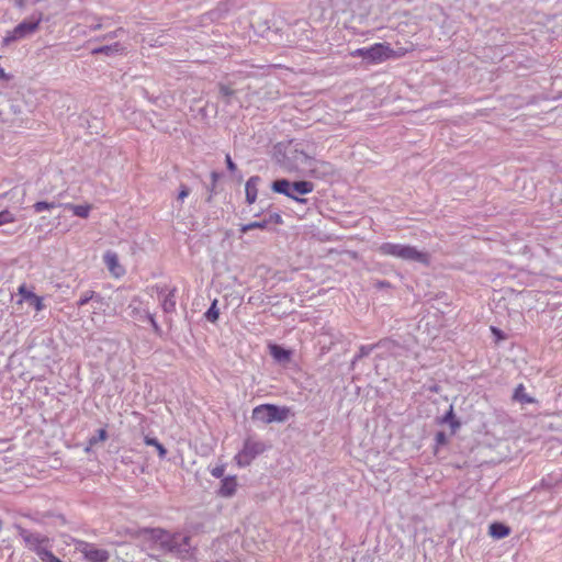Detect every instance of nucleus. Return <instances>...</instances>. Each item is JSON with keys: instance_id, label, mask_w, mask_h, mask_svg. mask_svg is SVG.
I'll use <instances>...</instances> for the list:
<instances>
[{"instance_id": "1", "label": "nucleus", "mask_w": 562, "mask_h": 562, "mask_svg": "<svg viewBox=\"0 0 562 562\" xmlns=\"http://www.w3.org/2000/svg\"><path fill=\"white\" fill-rule=\"evenodd\" d=\"M310 157L304 144L295 139L279 142L273 146V159L286 172H299L302 165H307Z\"/></svg>"}, {"instance_id": "2", "label": "nucleus", "mask_w": 562, "mask_h": 562, "mask_svg": "<svg viewBox=\"0 0 562 562\" xmlns=\"http://www.w3.org/2000/svg\"><path fill=\"white\" fill-rule=\"evenodd\" d=\"M376 252L381 256L393 257L408 262H418L424 267H429L431 256L427 251L417 249V247L407 244L382 243L376 247Z\"/></svg>"}, {"instance_id": "3", "label": "nucleus", "mask_w": 562, "mask_h": 562, "mask_svg": "<svg viewBox=\"0 0 562 562\" xmlns=\"http://www.w3.org/2000/svg\"><path fill=\"white\" fill-rule=\"evenodd\" d=\"M274 193L283 194L300 204H307L308 199L303 198L314 191V183L308 180L290 181L286 178H279L270 186Z\"/></svg>"}, {"instance_id": "4", "label": "nucleus", "mask_w": 562, "mask_h": 562, "mask_svg": "<svg viewBox=\"0 0 562 562\" xmlns=\"http://www.w3.org/2000/svg\"><path fill=\"white\" fill-rule=\"evenodd\" d=\"M352 57H360L368 65H375L402 57L404 52H395L389 43H375L369 47L357 48L351 52Z\"/></svg>"}, {"instance_id": "5", "label": "nucleus", "mask_w": 562, "mask_h": 562, "mask_svg": "<svg viewBox=\"0 0 562 562\" xmlns=\"http://www.w3.org/2000/svg\"><path fill=\"white\" fill-rule=\"evenodd\" d=\"M140 533L147 536L153 541L151 548H158L162 552L173 553L178 557L179 546L177 539L180 538L179 532H169L162 528H144Z\"/></svg>"}, {"instance_id": "6", "label": "nucleus", "mask_w": 562, "mask_h": 562, "mask_svg": "<svg viewBox=\"0 0 562 562\" xmlns=\"http://www.w3.org/2000/svg\"><path fill=\"white\" fill-rule=\"evenodd\" d=\"M290 416V408L276 404H261L252 409L251 418L262 424L283 423Z\"/></svg>"}, {"instance_id": "7", "label": "nucleus", "mask_w": 562, "mask_h": 562, "mask_svg": "<svg viewBox=\"0 0 562 562\" xmlns=\"http://www.w3.org/2000/svg\"><path fill=\"white\" fill-rule=\"evenodd\" d=\"M42 21L43 13L34 12L31 16L21 21L12 31H8L7 35L3 37V43L9 45L12 42L20 41L34 34L38 30Z\"/></svg>"}, {"instance_id": "8", "label": "nucleus", "mask_w": 562, "mask_h": 562, "mask_svg": "<svg viewBox=\"0 0 562 562\" xmlns=\"http://www.w3.org/2000/svg\"><path fill=\"white\" fill-rule=\"evenodd\" d=\"M18 535L24 542L25 548L40 555V552L45 550L47 547H53V539L41 532L31 531L20 525H15Z\"/></svg>"}, {"instance_id": "9", "label": "nucleus", "mask_w": 562, "mask_h": 562, "mask_svg": "<svg viewBox=\"0 0 562 562\" xmlns=\"http://www.w3.org/2000/svg\"><path fill=\"white\" fill-rule=\"evenodd\" d=\"M267 450V445L263 441L255 440L248 437L244 440L241 450L235 456V461L238 467H248L259 454Z\"/></svg>"}, {"instance_id": "10", "label": "nucleus", "mask_w": 562, "mask_h": 562, "mask_svg": "<svg viewBox=\"0 0 562 562\" xmlns=\"http://www.w3.org/2000/svg\"><path fill=\"white\" fill-rule=\"evenodd\" d=\"M307 176L314 179L330 181L337 176V170L335 166L325 160H317L313 157H310L307 162Z\"/></svg>"}, {"instance_id": "11", "label": "nucleus", "mask_w": 562, "mask_h": 562, "mask_svg": "<svg viewBox=\"0 0 562 562\" xmlns=\"http://www.w3.org/2000/svg\"><path fill=\"white\" fill-rule=\"evenodd\" d=\"M76 549L82 553L85 560L88 562H108L110 553L105 549H99L93 543L80 541Z\"/></svg>"}, {"instance_id": "12", "label": "nucleus", "mask_w": 562, "mask_h": 562, "mask_svg": "<svg viewBox=\"0 0 562 562\" xmlns=\"http://www.w3.org/2000/svg\"><path fill=\"white\" fill-rule=\"evenodd\" d=\"M269 353L273 360L281 366H286L292 360V350L284 348L279 344H269Z\"/></svg>"}, {"instance_id": "13", "label": "nucleus", "mask_w": 562, "mask_h": 562, "mask_svg": "<svg viewBox=\"0 0 562 562\" xmlns=\"http://www.w3.org/2000/svg\"><path fill=\"white\" fill-rule=\"evenodd\" d=\"M125 46L121 44L120 42H114L112 44L101 45V46H94L91 47L90 54L91 55H104L108 57H113L116 55H123L125 54Z\"/></svg>"}, {"instance_id": "14", "label": "nucleus", "mask_w": 562, "mask_h": 562, "mask_svg": "<svg viewBox=\"0 0 562 562\" xmlns=\"http://www.w3.org/2000/svg\"><path fill=\"white\" fill-rule=\"evenodd\" d=\"M19 294L21 300L19 303L25 301L30 306H33L35 311L40 312L45 308L43 297L36 295L33 291L29 290L24 284L19 288Z\"/></svg>"}, {"instance_id": "15", "label": "nucleus", "mask_w": 562, "mask_h": 562, "mask_svg": "<svg viewBox=\"0 0 562 562\" xmlns=\"http://www.w3.org/2000/svg\"><path fill=\"white\" fill-rule=\"evenodd\" d=\"M375 346H379L378 349H382L385 356L392 357H400L405 350L403 345L390 338L380 339Z\"/></svg>"}, {"instance_id": "16", "label": "nucleus", "mask_w": 562, "mask_h": 562, "mask_svg": "<svg viewBox=\"0 0 562 562\" xmlns=\"http://www.w3.org/2000/svg\"><path fill=\"white\" fill-rule=\"evenodd\" d=\"M103 261L108 270L116 278L122 277L125 273V269L119 262V256L112 250H108L103 255Z\"/></svg>"}, {"instance_id": "17", "label": "nucleus", "mask_w": 562, "mask_h": 562, "mask_svg": "<svg viewBox=\"0 0 562 562\" xmlns=\"http://www.w3.org/2000/svg\"><path fill=\"white\" fill-rule=\"evenodd\" d=\"M237 479L235 475H228L222 479L217 495L221 497H232L237 490Z\"/></svg>"}, {"instance_id": "18", "label": "nucleus", "mask_w": 562, "mask_h": 562, "mask_svg": "<svg viewBox=\"0 0 562 562\" xmlns=\"http://www.w3.org/2000/svg\"><path fill=\"white\" fill-rule=\"evenodd\" d=\"M261 182V178L259 176H251L245 186L246 192V202L248 204H252L257 200L258 195V184Z\"/></svg>"}, {"instance_id": "19", "label": "nucleus", "mask_w": 562, "mask_h": 562, "mask_svg": "<svg viewBox=\"0 0 562 562\" xmlns=\"http://www.w3.org/2000/svg\"><path fill=\"white\" fill-rule=\"evenodd\" d=\"M510 527L501 521H494L488 527V535L494 539H503L510 535Z\"/></svg>"}, {"instance_id": "20", "label": "nucleus", "mask_w": 562, "mask_h": 562, "mask_svg": "<svg viewBox=\"0 0 562 562\" xmlns=\"http://www.w3.org/2000/svg\"><path fill=\"white\" fill-rule=\"evenodd\" d=\"M439 423L448 424L452 435H454L457 430L461 427V422L456 417L452 405H450L446 414L442 417H440Z\"/></svg>"}, {"instance_id": "21", "label": "nucleus", "mask_w": 562, "mask_h": 562, "mask_svg": "<svg viewBox=\"0 0 562 562\" xmlns=\"http://www.w3.org/2000/svg\"><path fill=\"white\" fill-rule=\"evenodd\" d=\"M176 293L177 289L172 288L168 290V293L165 294L164 299L161 300V308L165 314H171L176 312Z\"/></svg>"}, {"instance_id": "22", "label": "nucleus", "mask_w": 562, "mask_h": 562, "mask_svg": "<svg viewBox=\"0 0 562 562\" xmlns=\"http://www.w3.org/2000/svg\"><path fill=\"white\" fill-rule=\"evenodd\" d=\"M63 207L72 212L75 216L87 218L90 214L91 206L89 204L64 203Z\"/></svg>"}, {"instance_id": "23", "label": "nucleus", "mask_w": 562, "mask_h": 562, "mask_svg": "<svg viewBox=\"0 0 562 562\" xmlns=\"http://www.w3.org/2000/svg\"><path fill=\"white\" fill-rule=\"evenodd\" d=\"M217 89L221 98L226 105L232 104V99L236 94V90L233 89L231 83L218 82Z\"/></svg>"}, {"instance_id": "24", "label": "nucleus", "mask_w": 562, "mask_h": 562, "mask_svg": "<svg viewBox=\"0 0 562 562\" xmlns=\"http://www.w3.org/2000/svg\"><path fill=\"white\" fill-rule=\"evenodd\" d=\"M513 401L518 402L520 404L535 403V398L526 393V389L521 383L515 387L513 393Z\"/></svg>"}, {"instance_id": "25", "label": "nucleus", "mask_w": 562, "mask_h": 562, "mask_svg": "<svg viewBox=\"0 0 562 562\" xmlns=\"http://www.w3.org/2000/svg\"><path fill=\"white\" fill-rule=\"evenodd\" d=\"M64 203H60L56 200L53 201H37L35 202L31 207L34 211V213H42L44 211H50L56 207H63Z\"/></svg>"}, {"instance_id": "26", "label": "nucleus", "mask_w": 562, "mask_h": 562, "mask_svg": "<svg viewBox=\"0 0 562 562\" xmlns=\"http://www.w3.org/2000/svg\"><path fill=\"white\" fill-rule=\"evenodd\" d=\"M90 301L102 304L103 297L101 296V294L95 293L94 291H86L80 295V297L77 302V306L82 307L86 304H88Z\"/></svg>"}, {"instance_id": "27", "label": "nucleus", "mask_w": 562, "mask_h": 562, "mask_svg": "<svg viewBox=\"0 0 562 562\" xmlns=\"http://www.w3.org/2000/svg\"><path fill=\"white\" fill-rule=\"evenodd\" d=\"M144 442L146 446L155 447L160 459H165L168 451L162 443L156 437L145 436Z\"/></svg>"}, {"instance_id": "28", "label": "nucleus", "mask_w": 562, "mask_h": 562, "mask_svg": "<svg viewBox=\"0 0 562 562\" xmlns=\"http://www.w3.org/2000/svg\"><path fill=\"white\" fill-rule=\"evenodd\" d=\"M379 346H375V344L372 345H361L359 347L358 352L353 357L351 361V368L353 369L356 363L361 360L364 357H368L374 349H378Z\"/></svg>"}, {"instance_id": "29", "label": "nucleus", "mask_w": 562, "mask_h": 562, "mask_svg": "<svg viewBox=\"0 0 562 562\" xmlns=\"http://www.w3.org/2000/svg\"><path fill=\"white\" fill-rule=\"evenodd\" d=\"M191 537L190 536H181L177 539L179 551H178V558H183L187 553H189L191 549Z\"/></svg>"}, {"instance_id": "30", "label": "nucleus", "mask_w": 562, "mask_h": 562, "mask_svg": "<svg viewBox=\"0 0 562 562\" xmlns=\"http://www.w3.org/2000/svg\"><path fill=\"white\" fill-rule=\"evenodd\" d=\"M252 229H269L267 226V222L262 218L261 221H254L248 224H244L240 226L239 232L245 234Z\"/></svg>"}, {"instance_id": "31", "label": "nucleus", "mask_w": 562, "mask_h": 562, "mask_svg": "<svg viewBox=\"0 0 562 562\" xmlns=\"http://www.w3.org/2000/svg\"><path fill=\"white\" fill-rule=\"evenodd\" d=\"M206 321L216 323L220 317V310L217 307V300H214L207 311L204 313Z\"/></svg>"}, {"instance_id": "32", "label": "nucleus", "mask_w": 562, "mask_h": 562, "mask_svg": "<svg viewBox=\"0 0 562 562\" xmlns=\"http://www.w3.org/2000/svg\"><path fill=\"white\" fill-rule=\"evenodd\" d=\"M108 439V431L105 428H100L97 432L89 438L88 445L89 447L95 446L99 442L105 441Z\"/></svg>"}, {"instance_id": "33", "label": "nucleus", "mask_w": 562, "mask_h": 562, "mask_svg": "<svg viewBox=\"0 0 562 562\" xmlns=\"http://www.w3.org/2000/svg\"><path fill=\"white\" fill-rule=\"evenodd\" d=\"M271 205H269L266 211H269ZM265 222H267V226L274 224V225H281L283 223L282 216L278 212H268V214L265 216Z\"/></svg>"}, {"instance_id": "34", "label": "nucleus", "mask_w": 562, "mask_h": 562, "mask_svg": "<svg viewBox=\"0 0 562 562\" xmlns=\"http://www.w3.org/2000/svg\"><path fill=\"white\" fill-rule=\"evenodd\" d=\"M52 549L53 547H47L45 550L40 552V555H37L38 559L42 562H64L53 553Z\"/></svg>"}, {"instance_id": "35", "label": "nucleus", "mask_w": 562, "mask_h": 562, "mask_svg": "<svg viewBox=\"0 0 562 562\" xmlns=\"http://www.w3.org/2000/svg\"><path fill=\"white\" fill-rule=\"evenodd\" d=\"M119 33H123V29L122 27H119L117 30L109 32V33H106V34H104L102 36L93 37V38L89 40L88 45H91L94 42L113 40V38L119 36Z\"/></svg>"}, {"instance_id": "36", "label": "nucleus", "mask_w": 562, "mask_h": 562, "mask_svg": "<svg viewBox=\"0 0 562 562\" xmlns=\"http://www.w3.org/2000/svg\"><path fill=\"white\" fill-rule=\"evenodd\" d=\"M15 222V216L9 210L0 211V226Z\"/></svg>"}, {"instance_id": "37", "label": "nucleus", "mask_w": 562, "mask_h": 562, "mask_svg": "<svg viewBox=\"0 0 562 562\" xmlns=\"http://www.w3.org/2000/svg\"><path fill=\"white\" fill-rule=\"evenodd\" d=\"M448 442V437L445 431H438L435 435V450L437 451L439 447L446 446Z\"/></svg>"}, {"instance_id": "38", "label": "nucleus", "mask_w": 562, "mask_h": 562, "mask_svg": "<svg viewBox=\"0 0 562 562\" xmlns=\"http://www.w3.org/2000/svg\"><path fill=\"white\" fill-rule=\"evenodd\" d=\"M147 319H148L149 324L151 325V327H153L154 331H155L157 335L161 336V334H162L161 327H160V326L158 325V323L156 322V319H155L154 315H153V314H150V313H147Z\"/></svg>"}, {"instance_id": "39", "label": "nucleus", "mask_w": 562, "mask_h": 562, "mask_svg": "<svg viewBox=\"0 0 562 562\" xmlns=\"http://www.w3.org/2000/svg\"><path fill=\"white\" fill-rule=\"evenodd\" d=\"M189 194H190V188L188 186L181 183L179 187L177 200L182 202Z\"/></svg>"}, {"instance_id": "40", "label": "nucleus", "mask_w": 562, "mask_h": 562, "mask_svg": "<svg viewBox=\"0 0 562 562\" xmlns=\"http://www.w3.org/2000/svg\"><path fill=\"white\" fill-rule=\"evenodd\" d=\"M211 474L216 477V479H221L224 476V472H225V464H220V465H216L214 467L211 471Z\"/></svg>"}, {"instance_id": "41", "label": "nucleus", "mask_w": 562, "mask_h": 562, "mask_svg": "<svg viewBox=\"0 0 562 562\" xmlns=\"http://www.w3.org/2000/svg\"><path fill=\"white\" fill-rule=\"evenodd\" d=\"M225 162H226V167L227 169L231 171V172H234L237 170V166L236 164L233 161L232 157L229 154L226 155L225 157Z\"/></svg>"}, {"instance_id": "42", "label": "nucleus", "mask_w": 562, "mask_h": 562, "mask_svg": "<svg viewBox=\"0 0 562 562\" xmlns=\"http://www.w3.org/2000/svg\"><path fill=\"white\" fill-rule=\"evenodd\" d=\"M140 92H142V95H143L145 99H147L149 102H151V103H156V102H157L158 98H157V97H154V95H150L147 89L142 88V89H140Z\"/></svg>"}, {"instance_id": "43", "label": "nucleus", "mask_w": 562, "mask_h": 562, "mask_svg": "<svg viewBox=\"0 0 562 562\" xmlns=\"http://www.w3.org/2000/svg\"><path fill=\"white\" fill-rule=\"evenodd\" d=\"M374 286L376 289H391L392 284L387 280H379L375 282Z\"/></svg>"}, {"instance_id": "44", "label": "nucleus", "mask_w": 562, "mask_h": 562, "mask_svg": "<svg viewBox=\"0 0 562 562\" xmlns=\"http://www.w3.org/2000/svg\"><path fill=\"white\" fill-rule=\"evenodd\" d=\"M13 78L12 75L7 74L4 69L0 66V80L2 81H10Z\"/></svg>"}, {"instance_id": "45", "label": "nucleus", "mask_w": 562, "mask_h": 562, "mask_svg": "<svg viewBox=\"0 0 562 562\" xmlns=\"http://www.w3.org/2000/svg\"><path fill=\"white\" fill-rule=\"evenodd\" d=\"M211 178H212V184H213V187H215V184H216V182H217V180L220 178V173L216 172V171H212Z\"/></svg>"}, {"instance_id": "46", "label": "nucleus", "mask_w": 562, "mask_h": 562, "mask_svg": "<svg viewBox=\"0 0 562 562\" xmlns=\"http://www.w3.org/2000/svg\"><path fill=\"white\" fill-rule=\"evenodd\" d=\"M157 293H158V296L162 300L165 294L168 293L167 289L166 288H158L157 286Z\"/></svg>"}, {"instance_id": "47", "label": "nucleus", "mask_w": 562, "mask_h": 562, "mask_svg": "<svg viewBox=\"0 0 562 562\" xmlns=\"http://www.w3.org/2000/svg\"><path fill=\"white\" fill-rule=\"evenodd\" d=\"M102 26H103V25H102L101 23H97V24H91V25H90V29L95 31V30H100V29H102Z\"/></svg>"}, {"instance_id": "48", "label": "nucleus", "mask_w": 562, "mask_h": 562, "mask_svg": "<svg viewBox=\"0 0 562 562\" xmlns=\"http://www.w3.org/2000/svg\"><path fill=\"white\" fill-rule=\"evenodd\" d=\"M214 188H215V187H213V186L211 187V189H210V195L207 196L206 202H211V200H212V195H213V193H214Z\"/></svg>"}, {"instance_id": "49", "label": "nucleus", "mask_w": 562, "mask_h": 562, "mask_svg": "<svg viewBox=\"0 0 562 562\" xmlns=\"http://www.w3.org/2000/svg\"><path fill=\"white\" fill-rule=\"evenodd\" d=\"M24 3H25V0H16L15 1V5L19 7V8L24 7Z\"/></svg>"}, {"instance_id": "50", "label": "nucleus", "mask_w": 562, "mask_h": 562, "mask_svg": "<svg viewBox=\"0 0 562 562\" xmlns=\"http://www.w3.org/2000/svg\"><path fill=\"white\" fill-rule=\"evenodd\" d=\"M492 330L496 334V335H499L502 331L495 327H492Z\"/></svg>"}, {"instance_id": "51", "label": "nucleus", "mask_w": 562, "mask_h": 562, "mask_svg": "<svg viewBox=\"0 0 562 562\" xmlns=\"http://www.w3.org/2000/svg\"><path fill=\"white\" fill-rule=\"evenodd\" d=\"M430 390L437 392L438 391V386H432Z\"/></svg>"}]
</instances>
